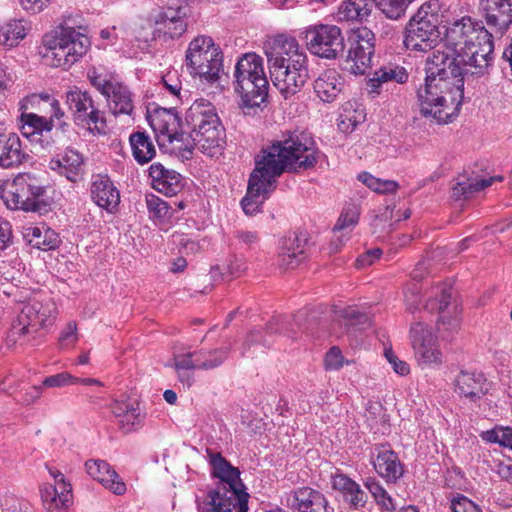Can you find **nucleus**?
<instances>
[{"label": "nucleus", "instance_id": "obj_19", "mask_svg": "<svg viewBox=\"0 0 512 512\" xmlns=\"http://www.w3.org/2000/svg\"><path fill=\"white\" fill-rule=\"evenodd\" d=\"M217 117L216 108L210 101L197 99L187 109L179 133H184V138H192V134H198L205 125L211 129Z\"/></svg>", "mask_w": 512, "mask_h": 512}, {"label": "nucleus", "instance_id": "obj_59", "mask_svg": "<svg viewBox=\"0 0 512 512\" xmlns=\"http://www.w3.org/2000/svg\"><path fill=\"white\" fill-rule=\"evenodd\" d=\"M174 366L178 372V376L180 380H184L187 378L190 380L189 375L185 372L186 370H196V357H194L193 352H186L182 354H177L174 356Z\"/></svg>", "mask_w": 512, "mask_h": 512}, {"label": "nucleus", "instance_id": "obj_43", "mask_svg": "<svg viewBox=\"0 0 512 512\" xmlns=\"http://www.w3.org/2000/svg\"><path fill=\"white\" fill-rule=\"evenodd\" d=\"M371 0H344L338 8L339 20L363 21L370 15Z\"/></svg>", "mask_w": 512, "mask_h": 512}, {"label": "nucleus", "instance_id": "obj_15", "mask_svg": "<svg viewBox=\"0 0 512 512\" xmlns=\"http://www.w3.org/2000/svg\"><path fill=\"white\" fill-rule=\"evenodd\" d=\"M268 69L273 85L285 99L300 92L309 79L308 64L298 62L292 66L278 64L269 66Z\"/></svg>", "mask_w": 512, "mask_h": 512}, {"label": "nucleus", "instance_id": "obj_48", "mask_svg": "<svg viewBox=\"0 0 512 512\" xmlns=\"http://www.w3.org/2000/svg\"><path fill=\"white\" fill-rule=\"evenodd\" d=\"M26 35V29L21 20H11L0 26V44L13 47Z\"/></svg>", "mask_w": 512, "mask_h": 512}, {"label": "nucleus", "instance_id": "obj_32", "mask_svg": "<svg viewBox=\"0 0 512 512\" xmlns=\"http://www.w3.org/2000/svg\"><path fill=\"white\" fill-rule=\"evenodd\" d=\"M90 193L95 204L108 211L116 208L120 201L119 191L106 175L99 174L93 177Z\"/></svg>", "mask_w": 512, "mask_h": 512}, {"label": "nucleus", "instance_id": "obj_40", "mask_svg": "<svg viewBox=\"0 0 512 512\" xmlns=\"http://www.w3.org/2000/svg\"><path fill=\"white\" fill-rule=\"evenodd\" d=\"M129 143L133 158L139 165L149 163L156 156L155 145L146 131L131 133Z\"/></svg>", "mask_w": 512, "mask_h": 512}, {"label": "nucleus", "instance_id": "obj_2", "mask_svg": "<svg viewBox=\"0 0 512 512\" xmlns=\"http://www.w3.org/2000/svg\"><path fill=\"white\" fill-rule=\"evenodd\" d=\"M147 118L158 144L170 146L171 152L182 158L189 159L195 148L209 157H217L224 149L226 133L219 116L211 129L205 125L198 134L193 133L192 138H184V133H179L181 120L172 109L158 108Z\"/></svg>", "mask_w": 512, "mask_h": 512}, {"label": "nucleus", "instance_id": "obj_35", "mask_svg": "<svg viewBox=\"0 0 512 512\" xmlns=\"http://www.w3.org/2000/svg\"><path fill=\"white\" fill-rule=\"evenodd\" d=\"M110 112L117 115H131L134 110L133 95L129 88L118 81L103 95Z\"/></svg>", "mask_w": 512, "mask_h": 512}, {"label": "nucleus", "instance_id": "obj_63", "mask_svg": "<svg viewBox=\"0 0 512 512\" xmlns=\"http://www.w3.org/2000/svg\"><path fill=\"white\" fill-rule=\"evenodd\" d=\"M421 286L419 283H410L404 292L406 306L409 310L414 311L418 309L421 302Z\"/></svg>", "mask_w": 512, "mask_h": 512}, {"label": "nucleus", "instance_id": "obj_56", "mask_svg": "<svg viewBox=\"0 0 512 512\" xmlns=\"http://www.w3.org/2000/svg\"><path fill=\"white\" fill-rule=\"evenodd\" d=\"M358 180L365 184L369 189L381 193H395L399 188V184L393 180H381L374 177L368 172H362L358 175Z\"/></svg>", "mask_w": 512, "mask_h": 512}, {"label": "nucleus", "instance_id": "obj_26", "mask_svg": "<svg viewBox=\"0 0 512 512\" xmlns=\"http://www.w3.org/2000/svg\"><path fill=\"white\" fill-rule=\"evenodd\" d=\"M19 110L20 112L32 111L46 117L49 115V117L57 119L59 126L64 124L62 119L65 112L61 108L59 100L48 93L32 94L25 97L19 103Z\"/></svg>", "mask_w": 512, "mask_h": 512}, {"label": "nucleus", "instance_id": "obj_20", "mask_svg": "<svg viewBox=\"0 0 512 512\" xmlns=\"http://www.w3.org/2000/svg\"><path fill=\"white\" fill-rule=\"evenodd\" d=\"M286 505L298 512H328L325 495L312 487L296 488L285 494Z\"/></svg>", "mask_w": 512, "mask_h": 512}, {"label": "nucleus", "instance_id": "obj_14", "mask_svg": "<svg viewBox=\"0 0 512 512\" xmlns=\"http://www.w3.org/2000/svg\"><path fill=\"white\" fill-rule=\"evenodd\" d=\"M248 497L247 493L216 486L202 500L197 498V507L199 512H247Z\"/></svg>", "mask_w": 512, "mask_h": 512}, {"label": "nucleus", "instance_id": "obj_23", "mask_svg": "<svg viewBox=\"0 0 512 512\" xmlns=\"http://www.w3.org/2000/svg\"><path fill=\"white\" fill-rule=\"evenodd\" d=\"M264 53L269 67L283 64V59L285 60L286 57L300 55L305 53V51L294 37L278 34L270 37L264 43Z\"/></svg>", "mask_w": 512, "mask_h": 512}, {"label": "nucleus", "instance_id": "obj_53", "mask_svg": "<svg viewBox=\"0 0 512 512\" xmlns=\"http://www.w3.org/2000/svg\"><path fill=\"white\" fill-rule=\"evenodd\" d=\"M365 487L369 490L376 503L383 511L393 512L396 505L392 497L383 488V486L375 478L369 477L364 482Z\"/></svg>", "mask_w": 512, "mask_h": 512}, {"label": "nucleus", "instance_id": "obj_25", "mask_svg": "<svg viewBox=\"0 0 512 512\" xmlns=\"http://www.w3.org/2000/svg\"><path fill=\"white\" fill-rule=\"evenodd\" d=\"M268 87L266 76L234 83V89L241 97V106L245 113L249 114L252 109L260 107L268 96Z\"/></svg>", "mask_w": 512, "mask_h": 512}, {"label": "nucleus", "instance_id": "obj_31", "mask_svg": "<svg viewBox=\"0 0 512 512\" xmlns=\"http://www.w3.org/2000/svg\"><path fill=\"white\" fill-rule=\"evenodd\" d=\"M344 89V79L335 69H327L313 82L315 95L324 103L337 100Z\"/></svg>", "mask_w": 512, "mask_h": 512}, {"label": "nucleus", "instance_id": "obj_16", "mask_svg": "<svg viewBox=\"0 0 512 512\" xmlns=\"http://www.w3.org/2000/svg\"><path fill=\"white\" fill-rule=\"evenodd\" d=\"M275 188L276 182L255 165L249 177L247 193L241 200L244 213L254 215L259 212Z\"/></svg>", "mask_w": 512, "mask_h": 512}, {"label": "nucleus", "instance_id": "obj_44", "mask_svg": "<svg viewBox=\"0 0 512 512\" xmlns=\"http://www.w3.org/2000/svg\"><path fill=\"white\" fill-rule=\"evenodd\" d=\"M230 352V346L211 350L201 349L194 351L197 370H212L221 366L228 358Z\"/></svg>", "mask_w": 512, "mask_h": 512}, {"label": "nucleus", "instance_id": "obj_47", "mask_svg": "<svg viewBox=\"0 0 512 512\" xmlns=\"http://www.w3.org/2000/svg\"><path fill=\"white\" fill-rule=\"evenodd\" d=\"M77 126L86 128L93 134H105L107 130V122L105 113L93 106L85 115L75 123Z\"/></svg>", "mask_w": 512, "mask_h": 512}, {"label": "nucleus", "instance_id": "obj_42", "mask_svg": "<svg viewBox=\"0 0 512 512\" xmlns=\"http://www.w3.org/2000/svg\"><path fill=\"white\" fill-rule=\"evenodd\" d=\"M157 24L159 25L158 30L163 32L164 35L168 36L170 39L179 38L187 29V23L183 15H181V9L174 10L168 8L160 15Z\"/></svg>", "mask_w": 512, "mask_h": 512}, {"label": "nucleus", "instance_id": "obj_28", "mask_svg": "<svg viewBox=\"0 0 512 512\" xmlns=\"http://www.w3.org/2000/svg\"><path fill=\"white\" fill-rule=\"evenodd\" d=\"M85 469L89 476L101 483L115 495H123L126 493V484L106 461L90 459L85 462Z\"/></svg>", "mask_w": 512, "mask_h": 512}, {"label": "nucleus", "instance_id": "obj_29", "mask_svg": "<svg viewBox=\"0 0 512 512\" xmlns=\"http://www.w3.org/2000/svg\"><path fill=\"white\" fill-rule=\"evenodd\" d=\"M455 392L472 402L480 400L488 392L483 373L462 370L454 380Z\"/></svg>", "mask_w": 512, "mask_h": 512}, {"label": "nucleus", "instance_id": "obj_60", "mask_svg": "<svg viewBox=\"0 0 512 512\" xmlns=\"http://www.w3.org/2000/svg\"><path fill=\"white\" fill-rule=\"evenodd\" d=\"M172 240L183 254H195L201 249L200 243L189 235L175 232L172 235Z\"/></svg>", "mask_w": 512, "mask_h": 512}, {"label": "nucleus", "instance_id": "obj_11", "mask_svg": "<svg viewBox=\"0 0 512 512\" xmlns=\"http://www.w3.org/2000/svg\"><path fill=\"white\" fill-rule=\"evenodd\" d=\"M350 47L346 62L353 74H364L371 66L375 52V35L367 27L352 30L348 38Z\"/></svg>", "mask_w": 512, "mask_h": 512}, {"label": "nucleus", "instance_id": "obj_12", "mask_svg": "<svg viewBox=\"0 0 512 512\" xmlns=\"http://www.w3.org/2000/svg\"><path fill=\"white\" fill-rule=\"evenodd\" d=\"M56 125H58L56 118L39 115L32 111L21 112L17 118V126L21 134L43 150H50L54 146V140L48 134Z\"/></svg>", "mask_w": 512, "mask_h": 512}, {"label": "nucleus", "instance_id": "obj_54", "mask_svg": "<svg viewBox=\"0 0 512 512\" xmlns=\"http://www.w3.org/2000/svg\"><path fill=\"white\" fill-rule=\"evenodd\" d=\"M365 487L369 490L376 503L383 511L393 512L396 505L392 497L383 488V486L375 478L369 477L364 482Z\"/></svg>", "mask_w": 512, "mask_h": 512}, {"label": "nucleus", "instance_id": "obj_30", "mask_svg": "<svg viewBox=\"0 0 512 512\" xmlns=\"http://www.w3.org/2000/svg\"><path fill=\"white\" fill-rule=\"evenodd\" d=\"M111 412L118 419V425L125 433L142 427L145 419V413L140 409L139 404L126 400H115L111 404Z\"/></svg>", "mask_w": 512, "mask_h": 512}, {"label": "nucleus", "instance_id": "obj_41", "mask_svg": "<svg viewBox=\"0 0 512 512\" xmlns=\"http://www.w3.org/2000/svg\"><path fill=\"white\" fill-rule=\"evenodd\" d=\"M65 102L72 114L74 123L79 121L80 118H84V115L95 106L92 96L76 86L66 92Z\"/></svg>", "mask_w": 512, "mask_h": 512}, {"label": "nucleus", "instance_id": "obj_50", "mask_svg": "<svg viewBox=\"0 0 512 512\" xmlns=\"http://www.w3.org/2000/svg\"><path fill=\"white\" fill-rule=\"evenodd\" d=\"M365 487L369 490L376 503L383 511L393 512L396 505L392 497L383 488V486L375 478L369 477L364 482Z\"/></svg>", "mask_w": 512, "mask_h": 512}, {"label": "nucleus", "instance_id": "obj_1", "mask_svg": "<svg viewBox=\"0 0 512 512\" xmlns=\"http://www.w3.org/2000/svg\"><path fill=\"white\" fill-rule=\"evenodd\" d=\"M493 35L469 16L446 30L445 49L426 61L424 85L417 91L420 112L440 124L452 122L464 98V75H484L493 63Z\"/></svg>", "mask_w": 512, "mask_h": 512}, {"label": "nucleus", "instance_id": "obj_6", "mask_svg": "<svg viewBox=\"0 0 512 512\" xmlns=\"http://www.w3.org/2000/svg\"><path fill=\"white\" fill-rule=\"evenodd\" d=\"M185 62L191 76L213 84L223 69V53L211 37L200 35L189 43Z\"/></svg>", "mask_w": 512, "mask_h": 512}, {"label": "nucleus", "instance_id": "obj_24", "mask_svg": "<svg viewBox=\"0 0 512 512\" xmlns=\"http://www.w3.org/2000/svg\"><path fill=\"white\" fill-rule=\"evenodd\" d=\"M331 486L342 495L343 502L348 505L349 509L361 510L365 507L368 495L356 481L346 474L340 471L332 474Z\"/></svg>", "mask_w": 512, "mask_h": 512}, {"label": "nucleus", "instance_id": "obj_62", "mask_svg": "<svg viewBox=\"0 0 512 512\" xmlns=\"http://www.w3.org/2000/svg\"><path fill=\"white\" fill-rule=\"evenodd\" d=\"M79 381H80V378L75 377L68 372H61V373L46 377L43 380V386L49 387V388L64 387V386H68V385L78 384Z\"/></svg>", "mask_w": 512, "mask_h": 512}, {"label": "nucleus", "instance_id": "obj_9", "mask_svg": "<svg viewBox=\"0 0 512 512\" xmlns=\"http://www.w3.org/2000/svg\"><path fill=\"white\" fill-rule=\"evenodd\" d=\"M452 296L453 289L450 284H437L429 290L425 304L427 311L441 314L437 321V329L442 337H449L460 327L461 310L456 303H451Z\"/></svg>", "mask_w": 512, "mask_h": 512}, {"label": "nucleus", "instance_id": "obj_10", "mask_svg": "<svg viewBox=\"0 0 512 512\" xmlns=\"http://www.w3.org/2000/svg\"><path fill=\"white\" fill-rule=\"evenodd\" d=\"M308 50L321 58L335 59L344 50V38L335 25H316L306 30Z\"/></svg>", "mask_w": 512, "mask_h": 512}, {"label": "nucleus", "instance_id": "obj_55", "mask_svg": "<svg viewBox=\"0 0 512 512\" xmlns=\"http://www.w3.org/2000/svg\"><path fill=\"white\" fill-rule=\"evenodd\" d=\"M145 200L151 219L162 222L172 216L173 209L155 194H147Z\"/></svg>", "mask_w": 512, "mask_h": 512}, {"label": "nucleus", "instance_id": "obj_64", "mask_svg": "<svg viewBox=\"0 0 512 512\" xmlns=\"http://www.w3.org/2000/svg\"><path fill=\"white\" fill-rule=\"evenodd\" d=\"M452 512H482L477 504L464 495H458L451 501Z\"/></svg>", "mask_w": 512, "mask_h": 512}, {"label": "nucleus", "instance_id": "obj_37", "mask_svg": "<svg viewBox=\"0 0 512 512\" xmlns=\"http://www.w3.org/2000/svg\"><path fill=\"white\" fill-rule=\"evenodd\" d=\"M39 491L42 504L48 512H67L72 504L73 494L68 493L66 488L63 491L50 483H43Z\"/></svg>", "mask_w": 512, "mask_h": 512}, {"label": "nucleus", "instance_id": "obj_38", "mask_svg": "<svg viewBox=\"0 0 512 512\" xmlns=\"http://www.w3.org/2000/svg\"><path fill=\"white\" fill-rule=\"evenodd\" d=\"M408 80V73L404 67L389 64L374 72L373 77L367 81V89L370 94H379L381 85L394 81L403 84Z\"/></svg>", "mask_w": 512, "mask_h": 512}, {"label": "nucleus", "instance_id": "obj_3", "mask_svg": "<svg viewBox=\"0 0 512 512\" xmlns=\"http://www.w3.org/2000/svg\"><path fill=\"white\" fill-rule=\"evenodd\" d=\"M317 153L313 138L294 132L262 148L255 157V165L277 182L284 172L294 173L314 167Z\"/></svg>", "mask_w": 512, "mask_h": 512}, {"label": "nucleus", "instance_id": "obj_39", "mask_svg": "<svg viewBox=\"0 0 512 512\" xmlns=\"http://www.w3.org/2000/svg\"><path fill=\"white\" fill-rule=\"evenodd\" d=\"M263 59L256 53H246L237 61L234 70V83L256 80L265 77Z\"/></svg>", "mask_w": 512, "mask_h": 512}, {"label": "nucleus", "instance_id": "obj_21", "mask_svg": "<svg viewBox=\"0 0 512 512\" xmlns=\"http://www.w3.org/2000/svg\"><path fill=\"white\" fill-rule=\"evenodd\" d=\"M373 466L375 471L387 483H396L404 474V465L397 453L388 444L376 445L373 453Z\"/></svg>", "mask_w": 512, "mask_h": 512}, {"label": "nucleus", "instance_id": "obj_57", "mask_svg": "<svg viewBox=\"0 0 512 512\" xmlns=\"http://www.w3.org/2000/svg\"><path fill=\"white\" fill-rule=\"evenodd\" d=\"M379 10L386 15L387 18L397 20L401 18L408 5L414 0H372Z\"/></svg>", "mask_w": 512, "mask_h": 512}, {"label": "nucleus", "instance_id": "obj_52", "mask_svg": "<svg viewBox=\"0 0 512 512\" xmlns=\"http://www.w3.org/2000/svg\"><path fill=\"white\" fill-rule=\"evenodd\" d=\"M365 487L369 490L376 503L383 511L393 512L396 505L392 497L383 488V486L375 478L369 477L364 482Z\"/></svg>", "mask_w": 512, "mask_h": 512}, {"label": "nucleus", "instance_id": "obj_46", "mask_svg": "<svg viewBox=\"0 0 512 512\" xmlns=\"http://www.w3.org/2000/svg\"><path fill=\"white\" fill-rule=\"evenodd\" d=\"M305 258L304 247L298 238L288 239L284 242L278 256L279 265L285 269L297 267Z\"/></svg>", "mask_w": 512, "mask_h": 512}, {"label": "nucleus", "instance_id": "obj_33", "mask_svg": "<svg viewBox=\"0 0 512 512\" xmlns=\"http://www.w3.org/2000/svg\"><path fill=\"white\" fill-rule=\"evenodd\" d=\"M149 176L153 188L167 196L176 195L182 189V176L174 170L166 169L161 163L150 166Z\"/></svg>", "mask_w": 512, "mask_h": 512}, {"label": "nucleus", "instance_id": "obj_5", "mask_svg": "<svg viewBox=\"0 0 512 512\" xmlns=\"http://www.w3.org/2000/svg\"><path fill=\"white\" fill-rule=\"evenodd\" d=\"M43 44L46 48L44 57L48 63L65 70L83 57L91 45L87 35L73 27L64 26L54 35H45Z\"/></svg>", "mask_w": 512, "mask_h": 512}, {"label": "nucleus", "instance_id": "obj_49", "mask_svg": "<svg viewBox=\"0 0 512 512\" xmlns=\"http://www.w3.org/2000/svg\"><path fill=\"white\" fill-rule=\"evenodd\" d=\"M87 78L90 84L102 95L110 89V85L112 86L114 83L118 82L111 72L101 66H93L89 68L87 71Z\"/></svg>", "mask_w": 512, "mask_h": 512}, {"label": "nucleus", "instance_id": "obj_7", "mask_svg": "<svg viewBox=\"0 0 512 512\" xmlns=\"http://www.w3.org/2000/svg\"><path fill=\"white\" fill-rule=\"evenodd\" d=\"M430 9L431 5L423 4L408 22L403 41L407 50L426 53L439 41V17Z\"/></svg>", "mask_w": 512, "mask_h": 512}, {"label": "nucleus", "instance_id": "obj_45", "mask_svg": "<svg viewBox=\"0 0 512 512\" xmlns=\"http://www.w3.org/2000/svg\"><path fill=\"white\" fill-rule=\"evenodd\" d=\"M25 238L32 247L42 251L56 249L60 243L58 234L49 228H29L25 233Z\"/></svg>", "mask_w": 512, "mask_h": 512}, {"label": "nucleus", "instance_id": "obj_51", "mask_svg": "<svg viewBox=\"0 0 512 512\" xmlns=\"http://www.w3.org/2000/svg\"><path fill=\"white\" fill-rule=\"evenodd\" d=\"M365 487L369 490L376 503L383 511L393 512L396 505L392 497L383 488V486L375 478L369 477L364 482Z\"/></svg>", "mask_w": 512, "mask_h": 512}, {"label": "nucleus", "instance_id": "obj_18", "mask_svg": "<svg viewBox=\"0 0 512 512\" xmlns=\"http://www.w3.org/2000/svg\"><path fill=\"white\" fill-rule=\"evenodd\" d=\"M290 322L286 317H274L267 324L264 330L252 329L248 332L245 340L242 344L241 355L244 357L251 350L252 346L262 345L264 347H270L277 335H285L287 337H293L295 332L292 328H289Z\"/></svg>", "mask_w": 512, "mask_h": 512}, {"label": "nucleus", "instance_id": "obj_34", "mask_svg": "<svg viewBox=\"0 0 512 512\" xmlns=\"http://www.w3.org/2000/svg\"><path fill=\"white\" fill-rule=\"evenodd\" d=\"M504 177L501 175L492 177H461L452 187L451 196L454 200H467L477 192H480L491 186L494 182H502Z\"/></svg>", "mask_w": 512, "mask_h": 512}, {"label": "nucleus", "instance_id": "obj_8", "mask_svg": "<svg viewBox=\"0 0 512 512\" xmlns=\"http://www.w3.org/2000/svg\"><path fill=\"white\" fill-rule=\"evenodd\" d=\"M57 315L56 303L49 297L33 298L22 304L12 323V334L24 336L54 324Z\"/></svg>", "mask_w": 512, "mask_h": 512}, {"label": "nucleus", "instance_id": "obj_13", "mask_svg": "<svg viewBox=\"0 0 512 512\" xmlns=\"http://www.w3.org/2000/svg\"><path fill=\"white\" fill-rule=\"evenodd\" d=\"M410 339L419 366L432 367L442 364V352L437 339L425 323L414 322L411 325Z\"/></svg>", "mask_w": 512, "mask_h": 512}, {"label": "nucleus", "instance_id": "obj_58", "mask_svg": "<svg viewBox=\"0 0 512 512\" xmlns=\"http://www.w3.org/2000/svg\"><path fill=\"white\" fill-rule=\"evenodd\" d=\"M359 208L355 204L346 205L334 226V232L352 231L359 220Z\"/></svg>", "mask_w": 512, "mask_h": 512}, {"label": "nucleus", "instance_id": "obj_27", "mask_svg": "<svg viewBox=\"0 0 512 512\" xmlns=\"http://www.w3.org/2000/svg\"><path fill=\"white\" fill-rule=\"evenodd\" d=\"M49 168L71 182H77L84 171V157L74 148H66L49 161Z\"/></svg>", "mask_w": 512, "mask_h": 512}, {"label": "nucleus", "instance_id": "obj_4", "mask_svg": "<svg viewBox=\"0 0 512 512\" xmlns=\"http://www.w3.org/2000/svg\"><path fill=\"white\" fill-rule=\"evenodd\" d=\"M1 198L9 209L43 213L48 210L46 186L32 173H20L2 189Z\"/></svg>", "mask_w": 512, "mask_h": 512}, {"label": "nucleus", "instance_id": "obj_61", "mask_svg": "<svg viewBox=\"0 0 512 512\" xmlns=\"http://www.w3.org/2000/svg\"><path fill=\"white\" fill-rule=\"evenodd\" d=\"M162 83L165 90L174 97L180 98L182 83L177 70H169L162 76Z\"/></svg>", "mask_w": 512, "mask_h": 512}, {"label": "nucleus", "instance_id": "obj_17", "mask_svg": "<svg viewBox=\"0 0 512 512\" xmlns=\"http://www.w3.org/2000/svg\"><path fill=\"white\" fill-rule=\"evenodd\" d=\"M480 5L488 30L502 37L512 24V0H481Z\"/></svg>", "mask_w": 512, "mask_h": 512}, {"label": "nucleus", "instance_id": "obj_22", "mask_svg": "<svg viewBox=\"0 0 512 512\" xmlns=\"http://www.w3.org/2000/svg\"><path fill=\"white\" fill-rule=\"evenodd\" d=\"M211 473L215 478L220 480L217 486H224L226 490H236L237 493H246L244 485L240 479V472L233 467L219 452H215L210 448L206 449Z\"/></svg>", "mask_w": 512, "mask_h": 512}, {"label": "nucleus", "instance_id": "obj_36", "mask_svg": "<svg viewBox=\"0 0 512 512\" xmlns=\"http://www.w3.org/2000/svg\"><path fill=\"white\" fill-rule=\"evenodd\" d=\"M28 155L22 148L20 138L16 134L8 136L1 134L0 167L12 168L20 165Z\"/></svg>", "mask_w": 512, "mask_h": 512}]
</instances>
